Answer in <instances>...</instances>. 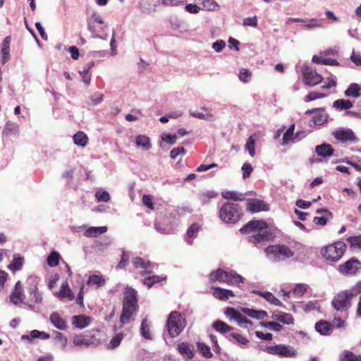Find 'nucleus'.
<instances>
[{
    "mask_svg": "<svg viewBox=\"0 0 361 361\" xmlns=\"http://www.w3.org/2000/svg\"><path fill=\"white\" fill-rule=\"evenodd\" d=\"M240 232L243 234L252 233L249 236L248 241L255 245L269 242L274 238L268 224L264 220H251L240 228Z\"/></svg>",
    "mask_w": 361,
    "mask_h": 361,
    "instance_id": "1",
    "label": "nucleus"
},
{
    "mask_svg": "<svg viewBox=\"0 0 361 361\" xmlns=\"http://www.w3.org/2000/svg\"><path fill=\"white\" fill-rule=\"evenodd\" d=\"M123 301V310L120 317L122 324H128L131 317L137 312V292L130 288L127 289Z\"/></svg>",
    "mask_w": 361,
    "mask_h": 361,
    "instance_id": "2",
    "label": "nucleus"
},
{
    "mask_svg": "<svg viewBox=\"0 0 361 361\" xmlns=\"http://www.w3.org/2000/svg\"><path fill=\"white\" fill-rule=\"evenodd\" d=\"M243 212L238 204L225 202L219 209V216L224 223L235 224L243 217Z\"/></svg>",
    "mask_w": 361,
    "mask_h": 361,
    "instance_id": "3",
    "label": "nucleus"
},
{
    "mask_svg": "<svg viewBox=\"0 0 361 361\" xmlns=\"http://www.w3.org/2000/svg\"><path fill=\"white\" fill-rule=\"evenodd\" d=\"M209 279L211 282L218 281L229 285L238 284L244 281V279L235 271H225L220 269L213 271L209 275Z\"/></svg>",
    "mask_w": 361,
    "mask_h": 361,
    "instance_id": "4",
    "label": "nucleus"
},
{
    "mask_svg": "<svg viewBox=\"0 0 361 361\" xmlns=\"http://www.w3.org/2000/svg\"><path fill=\"white\" fill-rule=\"evenodd\" d=\"M352 294L346 290L341 291L336 294L331 301L334 309L341 314V316L346 317L348 310L351 306Z\"/></svg>",
    "mask_w": 361,
    "mask_h": 361,
    "instance_id": "5",
    "label": "nucleus"
},
{
    "mask_svg": "<svg viewBox=\"0 0 361 361\" xmlns=\"http://www.w3.org/2000/svg\"><path fill=\"white\" fill-rule=\"evenodd\" d=\"M185 317L177 312H172L168 317L166 328L171 337L177 336L185 326Z\"/></svg>",
    "mask_w": 361,
    "mask_h": 361,
    "instance_id": "6",
    "label": "nucleus"
},
{
    "mask_svg": "<svg viewBox=\"0 0 361 361\" xmlns=\"http://www.w3.org/2000/svg\"><path fill=\"white\" fill-rule=\"evenodd\" d=\"M265 350L270 355L283 357H295L297 355V351L293 347L283 344L267 346Z\"/></svg>",
    "mask_w": 361,
    "mask_h": 361,
    "instance_id": "7",
    "label": "nucleus"
},
{
    "mask_svg": "<svg viewBox=\"0 0 361 361\" xmlns=\"http://www.w3.org/2000/svg\"><path fill=\"white\" fill-rule=\"evenodd\" d=\"M267 259L273 263L284 261L294 256L292 250H264Z\"/></svg>",
    "mask_w": 361,
    "mask_h": 361,
    "instance_id": "8",
    "label": "nucleus"
},
{
    "mask_svg": "<svg viewBox=\"0 0 361 361\" xmlns=\"http://www.w3.org/2000/svg\"><path fill=\"white\" fill-rule=\"evenodd\" d=\"M302 75L305 84L310 87L315 86L323 80L322 76L310 67L303 68Z\"/></svg>",
    "mask_w": 361,
    "mask_h": 361,
    "instance_id": "9",
    "label": "nucleus"
},
{
    "mask_svg": "<svg viewBox=\"0 0 361 361\" xmlns=\"http://www.w3.org/2000/svg\"><path fill=\"white\" fill-rule=\"evenodd\" d=\"M360 269H361V262L355 258L348 260L338 267L339 271L345 275H354Z\"/></svg>",
    "mask_w": 361,
    "mask_h": 361,
    "instance_id": "10",
    "label": "nucleus"
},
{
    "mask_svg": "<svg viewBox=\"0 0 361 361\" xmlns=\"http://www.w3.org/2000/svg\"><path fill=\"white\" fill-rule=\"evenodd\" d=\"M246 209L253 214L259 212H267L269 209V207L264 200L250 198L247 201Z\"/></svg>",
    "mask_w": 361,
    "mask_h": 361,
    "instance_id": "11",
    "label": "nucleus"
},
{
    "mask_svg": "<svg viewBox=\"0 0 361 361\" xmlns=\"http://www.w3.org/2000/svg\"><path fill=\"white\" fill-rule=\"evenodd\" d=\"M334 138L343 143L353 142L356 140V136L353 131L349 128H341L332 133Z\"/></svg>",
    "mask_w": 361,
    "mask_h": 361,
    "instance_id": "12",
    "label": "nucleus"
},
{
    "mask_svg": "<svg viewBox=\"0 0 361 361\" xmlns=\"http://www.w3.org/2000/svg\"><path fill=\"white\" fill-rule=\"evenodd\" d=\"M133 263L135 268L144 269V271L141 272L142 276L152 273L154 265L149 261L145 260L141 257H135L133 259Z\"/></svg>",
    "mask_w": 361,
    "mask_h": 361,
    "instance_id": "13",
    "label": "nucleus"
},
{
    "mask_svg": "<svg viewBox=\"0 0 361 361\" xmlns=\"http://www.w3.org/2000/svg\"><path fill=\"white\" fill-rule=\"evenodd\" d=\"M160 0H140L139 8L141 12L144 13H150L154 12Z\"/></svg>",
    "mask_w": 361,
    "mask_h": 361,
    "instance_id": "14",
    "label": "nucleus"
},
{
    "mask_svg": "<svg viewBox=\"0 0 361 361\" xmlns=\"http://www.w3.org/2000/svg\"><path fill=\"white\" fill-rule=\"evenodd\" d=\"M343 254L344 250H321V255L330 262H337Z\"/></svg>",
    "mask_w": 361,
    "mask_h": 361,
    "instance_id": "15",
    "label": "nucleus"
},
{
    "mask_svg": "<svg viewBox=\"0 0 361 361\" xmlns=\"http://www.w3.org/2000/svg\"><path fill=\"white\" fill-rule=\"evenodd\" d=\"M271 318L286 324H293L294 322L293 317L290 314L283 312L281 311H275L273 312Z\"/></svg>",
    "mask_w": 361,
    "mask_h": 361,
    "instance_id": "16",
    "label": "nucleus"
},
{
    "mask_svg": "<svg viewBox=\"0 0 361 361\" xmlns=\"http://www.w3.org/2000/svg\"><path fill=\"white\" fill-rule=\"evenodd\" d=\"M11 41V37L10 35L6 37L1 44V63H6L11 58L10 55V43Z\"/></svg>",
    "mask_w": 361,
    "mask_h": 361,
    "instance_id": "17",
    "label": "nucleus"
},
{
    "mask_svg": "<svg viewBox=\"0 0 361 361\" xmlns=\"http://www.w3.org/2000/svg\"><path fill=\"white\" fill-rule=\"evenodd\" d=\"M92 321L91 317L82 314L73 316L72 323L79 329H84L90 325Z\"/></svg>",
    "mask_w": 361,
    "mask_h": 361,
    "instance_id": "18",
    "label": "nucleus"
},
{
    "mask_svg": "<svg viewBox=\"0 0 361 361\" xmlns=\"http://www.w3.org/2000/svg\"><path fill=\"white\" fill-rule=\"evenodd\" d=\"M315 152L318 156L326 158L331 156L334 152V149L331 145L324 143L316 146Z\"/></svg>",
    "mask_w": 361,
    "mask_h": 361,
    "instance_id": "19",
    "label": "nucleus"
},
{
    "mask_svg": "<svg viewBox=\"0 0 361 361\" xmlns=\"http://www.w3.org/2000/svg\"><path fill=\"white\" fill-rule=\"evenodd\" d=\"M218 193L214 190L202 191L198 194V199L202 205L208 204L212 199L216 198Z\"/></svg>",
    "mask_w": 361,
    "mask_h": 361,
    "instance_id": "20",
    "label": "nucleus"
},
{
    "mask_svg": "<svg viewBox=\"0 0 361 361\" xmlns=\"http://www.w3.org/2000/svg\"><path fill=\"white\" fill-rule=\"evenodd\" d=\"M295 124L290 125L288 130L284 133L282 138L283 146L288 145L290 141H294L296 137L300 135V132H298L294 135Z\"/></svg>",
    "mask_w": 361,
    "mask_h": 361,
    "instance_id": "21",
    "label": "nucleus"
},
{
    "mask_svg": "<svg viewBox=\"0 0 361 361\" xmlns=\"http://www.w3.org/2000/svg\"><path fill=\"white\" fill-rule=\"evenodd\" d=\"M56 295L61 300L67 298L70 301L73 300L75 298L66 281L61 285L60 291L56 293Z\"/></svg>",
    "mask_w": 361,
    "mask_h": 361,
    "instance_id": "22",
    "label": "nucleus"
},
{
    "mask_svg": "<svg viewBox=\"0 0 361 361\" xmlns=\"http://www.w3.org/2000/svg\"><path fill=\"white\" fill-rule=\"evenodd\" d=\"M213 295L219 300H226L230 297H233L234 294L230 290L216 287L214 288Z\"/></svg>",
    "mask_w": 361,
    "mask_h": 361,
    "instance_id": "23",
    "label": "nucleus"
},
{
    "mask_svg": "<svg viewBox=\"0 0 361 361\" xmlns=\"http://www.w3.org/2000/svg\"><path fill=\"white\" fill-rule=\"evenodd\" d=\"M242 312L251 318L262 319L267 317V312L264 310H256L247 307L242 308Z\"/></svg>",
    "mask_w": 361,
    "mask_h": 361,
    "instance_id": "24",
    "label": "nucleus"
},
{
    "mask_svg": "<svg viewBox=\"0 0 361 361\" xmlns=\"http://www.w3.org/2000/svg\"><path fill=\"white\" fill-rule=\"evenodd\" d=\"M316 331L321 335H329L332 331V326L326 321H320L315 324Z\"/></svg>",
    "mask_w": 361,
    "mask_h": 361,
    "instance_id": "25",
    "label": "nucleus"
},
{
    "mask_svg": "<svg viewBox=\"0 0 361 361\" xmlns=\"http://www.w3.org/2000/svg\"><path fill=\"white\" fill-rule=\"evenodd\" d=\"M50 321L53 325L61 330H63L66 328V322L57 312H53L50 315Z\"/></svg>",
    "mask_w": 361,
    "mask_h": 361,
    "instance_id": "26",
    "label": "nucleus"
},
{
    "mask_svg": "<svg viewBox=\"0 0 361 361\" xmlns=\"http://www.w3.org/2000/svg\"><path fill=\"white\" fill-rule=\"evenodd\" d=\"M344 94L346 97L358 98L361 94V86L357 83H351Z\"/></svg>",
    "mask_w": 361,
    "mask_h": 361,
    "instance_id": "27",
    "label": "nucleus"
},
{
    "mask_svg": "<svg viewBox=\"0 0 361 361\" xmlns=\"http://www.w3.org/2000/svg\"><path fill=\"white\" fill-rule=\"evenodd\" d=\"M19 286L20 281H18L16 284L15 290L11 295V300L15 305L22 302L25 298V295Z\"/></svg>",
    "mask_w": 361,
    "mask_h": 361,
    "instance_id": "28",
    "label": "nucleus"
},
{
    "mask_svg": "<svg viewBox=\"0 0 361 361\" xmlns=\"http://www.w3.org/2000/svg\"><path fill=\"white\" fill-rule=\"evenodd\" d=\"M107 231L106 226L89 227L85 229L84 235L86 237H97Z\"/></svg>",
    "mask_w": 361,
    "mask_h": 361,
    "instance_id": "29",
    "label": "nucleus"
},
{
    "mask_svg": "<svg viewBox=\"0 0 361 361\" xmlns=\"http://www.w3.org/2000/svg\"><path fill=\"white\" fill-rule=\"evenodd\" d=\"M87 141L88 137L87 135L82 131H79L73 135V142L78 146L85 147L87 144Z\"/></svg>",
    "mask_w": 361,
    "mask_h": 361,
    "instance_id": "30",
    "label": "nucleus"
},
{
    "mask_svg": "<svg viewBox=\"0 0 361 361\" xmlns=\"http://www.w3.org/2000/svg\"><path fill=\"white\" fill-rule=\"evenodd\" d=\"M221 196L224 199L233 200L234 201H243L245 199L243 194L235 191H224L221 192Z\"/></svg>",
    "mask_w": 361,
    "mask_h": 361,
    "instance_id": "31",
    "label": "nucleus"
},
{
    "mask_svg": "<svg viewBox=\"0 0 361 361\" xmlns=\"http://www.w3.org/2000/svg\"><path fill=\"white\" fill-rule=\"evenodd\" d=\"M135 142H136V145L137 147H141L145 150H148L152 147L149 138L145 135H137L136 137Z\"/></svg>",
    "mask_w": 361,
    "mask_h": 361,
    "instance_id": "32",
    "label": "nucleus"
},
{
    "mask_svg": "<svg viewBox=\"0 0 361 361\" xmlns=\"http://www.w3.org/2000/svg\"><path fill=\"white\" fill-rule=\"evenodd\" d=\"M87 284L89 286L95 285L97 288H99L105 284V279L102 276L93 274L90 276Z\"/></svg>",
    "mask_w": 361,
    "mask_h": 361,
    "instance_id": "33",
    "label": "nucleus"
},
{
    "mask_svg": "<svg viewBox=\"0 0 361 361\" xmlns=\"http://www.w3.org/2000/svg\"><path fill=\"white\" fill-rule=\"evenodd\" d=\"M334 107L339 110L349 109L353 107V104L348 99H339L334 102Z\"/></svg>",
    "mask_w": 361,
    "mask_h": 361,
    "instance_id": "34",
    "label": "nucleus"
},
{
    "mask_svg": "<svg viewBox=\"0 0 361 361\" xmlns=\"http://www.w3.org/2000/svg\"><path fill=\"white\" fill-rule=\"evenodd\" d=\"M256 134L250 135L247 140L245 149L248 151L249 154L253 157L255 155V138Z\"/></svg>",
    "mask_w": 361,
    "mask_h": 361,
    "instance_id": "35",
    "label": "nucleus"
},
{
    "mask_svg": "<svg viewBox=\"0 0 361 361\" xmlns=\"http://www.w3.org/2000/svg\"><path fill=\"white\" fill-rule=\"evenodd\" d=\"M166 276H147L145 279L143 283L146 285L148 288H150L154 284L160 282L162 280H165Z\"/></svg>",
    "mask_w": 361,
    "mask_h": 361,
    "instance_id": "36",
    "label": "nucleus"
},
{
    "mask_svg": "<svg viewBox=\"0 0 361 361\" xmlns=\"http://www.w3.org/2000/svg\"><path fill=\"white\" fill-rule=\"evenodd\" d=\"M178 351L187 358H192L193 357V353L190 350L189 345L187 343L183 342L178 346Z\"/></svg>",
    "mask_w": 361,
    "mask_h": 361,
    "instance_id": "37",
    "label": "nucleus"
},
{
    "mask_svg": "<svg viewBox=\"0 0 361 361\" xmlns=\"http://www.w3.org/2000/svg\"><path fill=\"white\" fill-rule=\"evenodd\" d=\"M212 326L216 331L221 333H226L231 331L233 329L231 326L220 320L214 322Z\"/></svg>",
    "mask_w": 361,
    "mask_h": 361,
    "instance_id": "38",
    "label": "nucleus"
},
{
    "mask_svg": "<svg viewBox=\"0 0 361 361\" xmlns=\"http://www.w3.org/2000/svg\"><path fill=\"white\" fill-rule=\"evenodd\" d=\"M60 259V255L57 252L52 251L47 257V264L51 267H56L58 265Z\"/></svg>",
    "mask_w": 361,
    "mask_h": 361,
    "instance_id": "39",
    "label": "nucleus"
},
{
    "mask_svg": "<svg viewBox=\"0 0 361 361\" xmlns=\"http://www.w3.org/2000/svg\"><path fill=\"white\" fill-rule=\"evenodd\" d=\"M23 258L20 256L14 257L12 263L8 266V268L13 271L20 270L23 264Z\"/></svg>",
    "mask_w": 361,
    "mask_h": 361,
    "instance_id": "40",
    "label": "nucleus"
},
{
    "mask_svg": "<svg viewBox=\"0 0 361 361\" xmlns=\"http://www.w3.org/2000/svg\"><path fill=\"white\" fill-rule=\"evenodd\" d=\"M261 325L264 327L269 328L274 331H281L283 329L282 325L274 322H261Z\"/></svg>",
    "mask_w": 361,
    "mask_h": 361,
    "instance_id": "41",
    "label": "nucleus"
},
{
    "mask_svg": "<svg viewBox=\"0 0 361 361\" xmlns=\"http://www.w3.org/2000/svg\"><path fill=\"white\" fill-rule=\"evenodd\" d=\"M141 335L146 339H151V335L149 332V328L147 324V319H144L141 323L140 327Z\"/></svg>",
    "mask_w": 361,
    "mask_h": 361,
    "instance_id": "42",
    "label": "nucleus"
},
{
    "mask_svg": "<svg viewBox=\"0 0 361 361\" xmlns=\"http://www.w3.org/2000/svg\"><path fill=\"white\" fill-rule=\"evenodd\" d=\"M307 284L297 283L293 290V293L296 295L302 296L307 291Z\"/></svg>",
    "mask_w": 361,
    "mask_h": 361,
    "instance_id": "43",
    "label": "nucleus"
},
{
    "mask_svg": "<svg viewBox=\"0 0 361 361\" xmlns=\"http://www.w3.org/2000/svg\"><path fill=\"white\" fill-rule=\"evenodd\" d=\"M326 97V94L324 93H320L317 92H310L305 97V102H311L317 99H322Z\"/></svg>",
    "mask_w": 361,
    "mask_h": 361,
    "instance_id": "44",
    "label": "nucleus"
},
{
    "mask_svg": "<svg viewBox=\"0 0 361 361\" xmlns=\"http://www.w3.org/2000/svg\"><path fill=\"white\" fill-rule=\"evenodd\" d=\"M347 241L351 247L361 248V235L349 237L347 238Z\"/></svg>",
    "mask_w": 361,
    "mask_h": 361,
    "instance_id": "45",
    "label": "nucleus"
},
{
    "mask_svg": "<svg viewBox=\"0 0 361 361\" xmlns=\"http://www.w3.org/2000/svg\"><path fill=\"white\" fill-rule=\"evenodd\" d=\"M235 322L238 324V325L246 328L252 326V322L247 319L245 317L243 316L240 313L238 314Z\"/></svg>",
    "mask_w": 361,
    "mask_h": 361,
    "instance_id": "46",
    "label": "nucleus"
},
{
    "mask_svg": "<svg viewBox=\"0 0 361 361\" xmlns=\"http://www.w3.org/2000/svg\"><path fill=\"white\" fill-rule=\"evenodd\" d=\"M123 334H117L110 341L109 344V348H111V349H114L116 347H118L122 339H123Z\"/></svg>",
    "mask_w": 361,
    "mask_h": 361,
    "instance_id": "47",
    "label": "nucleus"
},
{
    "mask_svg": "<svg viewBox=\"0 0 361 361\" xmlns=\"http://www.w3.org/2000/svg\"><path fill=\"white\" fill-rule=\"evenodd\" d=\"M200 226L198 224H197V223L192 224L189 227V228L188 229V231H187V235H188V238H194V237L197 236V233L200 231Z\"/></svg>",
    "mask_w": 361,
    "mask_h": 361,
    "instance_id": "48",
    "label": "nucleus"
},
{
    "mask_svg": "<svg viewBox=\"0 0 361 361\" xmlns=\"http://www.w3.org/2000/svg\"><path fill=\"white\" fill-rule=\"evenodd\" d=\"M197 347L201 353L206 357H211L212 356V353L210 351V348L208 345H206L204 343H198Z\"/></svg>",
    "mask_w": 361,
    "mask_h": 361,
    "instance_id": "49",
    "label": "nucleus"
},
{
    "mask_svg": "<svg viewBox=\"0 0 361 361\" xmlns=\"http://www.w3.org/2000/svg\"><path fill=\"white\" fill-rule=\"evenodd\" d=\"M31 280H32V282L33 283H35V285L34 286V288L32 289V291L33 292V294H34V299H35V301L37 302V303H39L42 302V294L37 291V278H32V279H30Z\"/></svg>",
    "mask_w": 361,
    "mask_h": 361,
    "instance_id": "50",
    "label": "nucleus"
},
{
    "mask_svg": "<svg viewBox=\"0 0 361 361\" xmlns=\"http://www.w3.org/2000/svg\"><path fill=\"white\" fill-rule=\"evenodd\" d=\"M95 197L99 202H107L110 199L109 194L106 190L96 192Z\"/></svg>",
    "mask_w": 361,
    "mask_h": 361,
    "instance_id": "51",
    "label": "nucleus"
},
{
    "mask_svg": "<svg viewBox=\"0 0 361 361\" xmlns=\"http://www.w3.org/2000/svg\"><path fill=\"white\" fill-rule=\"evenodd\" d=\"M142 203L150 209H154L153 197L150 195H144L142 199Z\"/></svg>",
    "mask_w": 361,
    "mask_h": 361,
    "instance_id": "52",
    "label": "nucleus"
},
{
    "mask_svg": "<svg viewBox=\"0 0 361 361\" xmlns=\"http://www.w3.org/2000/svg\"><path fill=\"white\" fill-rule=\"evenodd\" d=\"M242 171H243V178L244 179L250 177V174L252 173L253 169L250 164L249 163H245L242 166Z\"/></svg>",
    "mask_w": 361,
    "mask_h": 361,
    "instance_id": "53",
    "label": "nucleus"
},
{
    "mask_svg": "<svg viewBox=\"0 0 361 361\" xmlns=\"http://www.w3.org/2000/svg\"><path fill=\"white\" fill-rule=\"evenodd\" d=\"M239 314L240 312L233 307H228L225 311L226 316L230 319H234L235 321L237 319Z\"/></svg>",
    "mask_w": 361,
    "mask_h": 361,
    "instance_id": "54",
    "label": "nucleus"
},
{
    "mask_svg": "<svg viewBox=\"0 0 361 361\" xmlns=\"http://www.w3.org/2000/svg\"><path fill=\"white\" fill-rule=\"evenodd\" d=\"M202 4L203 8L209 11L214 10L218 6L214 0H203Z\"/></svg>",
    "mask_w": 361,
    "mask_h": 361,
    "instance_id": "55",
    "label": "nucleus"
},
{
    "mask_svg": "<svg viewBox=\"0 0 361 361\" xmlns=\"http://www.w3.org/2000/svg\"><path fill=\"white\" fill-rule=\"evenodd\" d=\"M231 336L234 338L237 343L241 345H247L249 343V340L242 335L237 333H232Z\"/></svg>",
    "mask_w": 361,
    "mask_h": 361,
    "instance_id": "56",
    "label": "nucleus"
},
{
    "mask_svg": "<svg viewBox=\"0 0 361 361\" xmlns=\"http://www.w3.org/2000/svg\"><path fill=\"white\" fill-rule=\"evenodd\" d=\"M251 76V73L245 68H243L240 71L239 79L243 82H247Z\"/></svg>",
    "mask_w": 361,
    "mask_h": 361,
    "instance_id": "57",
    "label": "nucleus"
},
{
    "mask_svg": "<svg viewBox=\"0 0 361 361\" xmlns=\"http://www.w3.org/2000/svg\"><path fill=\"white\" fill-rule=\"evenodd\" d=\"M186 150L183 147H178L176 148L173 149L170 152V157L171 159L176 158L180 154H185Z\"/></svg>",
    "mask_w": 361,
    "mask_h": 361,
    "instance_id": "58",
    "label": "nucleus"
},
{
    "mask_svg": "<svg viewBox=\"0 0 361 361\" xmlns=\"http://www.w3.org/2000/svg\"><path fill=\"white\" fill-rule=\"evenodd\" d=\"M55 340H56L61 345L62 348H64L67 343L66 338L60 332H55Z\"/></svg>",
    "mask_w": 361,
    "mask_h": 361,
    "instance_id": "59",
    "label": "nucleus"
},
{
    "mask_svg": "<svg viewBox=\"0 0 361 361\" xmlns=\"http://www.w3.org/2000/svg\"><path fill=\"white\" fill-rule=\"evenodd\" d=\"M226 47V43L224 40L219 39L216 41L212 44V48L216 52H221Z\"/></svg>",
    "mask_w": 361,
    "mask_h": 361,
    "instance_id": "60",
    "label": "nucleus"
},
{
    "mask_svg": "<svg viewBox=\"0 0 361 361\" xmlns=\"http://www.w3.org/2000/svg\"><path fill=\"white\" fill-rule=\"evenodd\" d=\"M243 25L256 27L257 26V19L256 16L252 18H246L243 20Z\"/></svg>",
    "mask_w": 361,
    "mask_h": 361,
    "instance_id": "61",
    "label": "nucleus"
},
{
    "mask_svg": "<svg viewBox=\"0 0 361 361\" xmlns=\"http://www.w3.org/2000/svg\"><path fill=\"white\" fill-rule=\"evenodd\" d=\"M346 292H348L352 294V298L357 295L358 293L361 292V281L357 282L353 287H352L349 290H345Z\"/></svg>",
    "mask_w": 361,
    "mask_h": 361,
    "instance_id": "62",
    "label": "nucleus"
},
{
    "mask_svg": "<svg viewBox=\"0 0 361 361\" xmlns=\"http://www.w3.org/2000/svg\"><path fill=\"white\" fill-rule=\"evenodd\" d=\"M343 361H361V356H357L350 352H347Z\"/></svg>",
    "mask_w": 361,
    "mask_h": 361,
    "instance_id": "63",
    "label": "nucleus"
},
{
    "mask_svg": "<svg viewBox=\"0 0 361 361\" xmlns=\"http://www.w3.org/2000/svg\"><path fill=\"white\" fill-rule=\"evenodd\" d=\"M73 343L75 345H90V341L87 339H85L82 336H77L74 338Z\"/></svg>",
    "mask_w": 361,
    "mask_h": 361,
    "instance_id": "64",
    "label": "nucleus"
}]
</instances>
